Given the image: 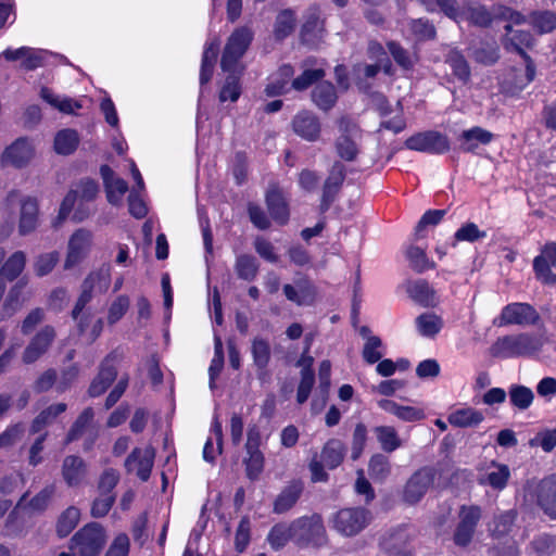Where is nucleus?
<instances>
[{"label": "nucleus", "mask_w": 556, "mask_h": 556, "mask_svg": "<svg viewBox=\"0 0 556 556\" xmlns=\"http://www.w3.org/2000/svg\"><path fill=\"white\" fill-rule=\"evenodd\" d=\"M375 433L381 448L387 453H392L402 445V441L393 427L378 426L375 428Z\"/></svg>", "instance_id": "37998d69"}, {"label": "nucleus", "mask_w": 556, "mask_h": 556, "mask_svg": "<svg viewBox=\"0 0 556 556\" xmlns=\"http://www.w3.org/2000/svg\"><path fill=\"white\" fill-rule=\"evenodd\" d=\"M492 23L494 21H509L516 25L526 22V17L518 11L503 4H493L491 7Z\"/></svg>", "instance_id": "bf43d9fd"}, {"label": "nucleus", "mask_w": 556, "mask_h": 556, "mask_svg": "<svg viewBox=\"0 0 556 556\" xmlns=\"http://www.w3.org/2000/svg\"><path fill=\"white\" fill-rule=\"evenodd\" d=\"M34 147L27 137H20L4 149L0 156L2 167L23 168L34 157Z\"/></svg>", "instance_id": "9b49d317"}, {"label": "nucleus", "mask_w": 556, "mask_h": 556, "mask_svg": "<svg viewBox=\"0 0 556 556\" xmlns=\"http://www.w3.org/2000/svg\"><path fill=\"white\" fill-rule=\"evenodd\" d=\"M391 472V464L389 458L383 454H375L371 456L368 465L369 477L377 482H383Z\"/></svg>", "instance_id": "79ce46f5"}, {"label": "nucleus", "mask_w": 556, "mask_h": 556, "mask_svg": "<svg viewBox=\"0 0 556 556\" xmlns=\"http://www.w3.org/2000/svg\"><path fill=\"white\" fill-rule=\"evenodd\" d=\"M390 54L392 55L395 63L405 71H409L414 67L417 58L408 50L404 49L400 43L395 41H389L387 45Z\"/></svg>", "instance_id": "49530a36"}, {"label": "nucleus", "mask_w": 556, "mask_h": 556, "mask_svg": "<svg viewBox=\"0 0 556 556\" xmlns=\"http://www.w3.org/2000/svg\"><path fill=\"white\" fill-rule=\"evenodd\" d=\"M80 518L78 508L71 506L62 513L56 523V533L60 538L67 536L77 526Z\"/></svg>", "instance_id": "a18cd8bd"}, {"label": "nucleus", "mask_w": 556, "mask_h": 556, "mask_svg": "<svg viewBox=\"0 0 556 556\" xmlns=\"http://www.w3.org/2000/svg\"><path fill=\"white\" fill-rule=\"evenodd\" d=\"M251 354L257 377L263 379L267 375V367L271 358L269 342L264 338L255 337L251 342Z\"/></svg>", "instance_id": "412c9836"}, {"label": "nucleus", "mask_w": 556, "mask_h": 556, "mask_svg": "<svg viewBox=\"0 0 556 556\" xmlns=\"http://www.w3.org/2000/svg\"><path fill=\"white\" fill-rule=\"evenodd\" d=\"M344 444L340 440H329L323 448L321 462L330 469L337 468L343 460Z\"/></svg>", "instance_id": "72a5a7b5"}, {"label": "nucleus", "mask_w": 556, "mask_h": 556, "mask_svg": "<svg viewBox=\"0 0 556 556\" xmlns=\"http://www.w3.org/2000/svg\"><path fill=\"white\" fill-rule=\"evenodd\" d=\"M517 518V511L514 509L501 513L494 518V528L492 530L493 535L500 538L510 532L515 520Z\"/></svg>", "instance_id": "052dcab7"}, {"label": "nucleus", "mask_w": 556, "mask_h": 556, "mask_svg": "<svg viewBox=\"0 0 556 556\" xmlns=\"http://www.w3.org/2000/svg\"><path fill=\"white\" fill-rule=\"evenodd\" d=\"M492 139V132L478 126L464 130L458 137L464 152H473L479 144H488Z\"/></svg>", "instance_id": "bb28decb"}, {"label": "nucleus", "mask_w": 556, "mask_h": 556, "mask_svg": "<svg viewBox=\"0 0 556 556\" xmlns=\"http://www.w3.org/2000/svg\"><path fill=\"white\" fill-rule=\"evenodd\" d=\"M406 256L409 261V266L416 273H424L425 270L434 267V263L429 261L425 250L418 247H409L406 251Z\"/></svg>", "instance_id": "4d7b16f0"}, {"label": "nucleus", "mask_w": 556, "mask_h": 556, "mask_svg": "<svg viewBox=\"0 0 556 556\" xmlns=\"http://www.w3.org/2000/svg\"><path fill=\"white\" fill-rule=\"evenodd\" d=\"M437 477L435 468L424 466L417 469L406 481L402 500L408 505H416L433 485Z\"/></svg>", "instance_id": "423d86ee"}, {"label": "nucleus", "mask_w": 556, "mask_h": 556, "mask_svg": "<svg viewBox=\"0 0 556 556\" xmlns=\"http://www.w3.org/2000/svg\"><path fill=\"white\" fill-rule=\"evenodd\" d=\"M130 300L127 295H118L111 304L108 314V323L110 325L116 324L128 311Z\"/></svg>", "instance_id": "774afa93"}, {"label": "nucleus", "mask_w": 556, "mask_h": 556, "mask_svg": "<svg viewBox=\"0 0 556 556\" xmlns=\"http://www.w3.org/2000/svg\"><path fill=\"white\" fill-rule=\"evenodd\" d=\"M409 542V536L404 529H395L384 534L380 541L381 548L390 555L407 553L405 551Z\"/></svg>", "instance_id": "c85d7f7f"}, {"label": "nucleus", "mask_w": 556, "mask_h": 556, "mask_svg": "<svg viewBox=\"0 0 556 556\" xmlns=\"http://www.w3.org/2000/svg\"><path fill=\"white\" fill-rule=\"evenodd\" d=\"M78 144L79 136L74 129H62L55 135L54 150L58 154L70 155L76 151Z\"/></svg>", "instance_id": "2f4dec72"}, {"label": "nucleus", "mask_w": 556, "mask_h": 556, "mask_svg": "<svg viewBox=\"0 0 556 556\" xmlns=\"http://www.w3.org/2000/svg\"><path fill=\"white\" fill-rule=\"evenodd\" d=\"M445 63L459 81L467 84L470 80L471 72L469 63L459 50H450L445 55Z\"/></svg>", "instance_id": "c756f323"}, {"label": "nucleus", "mask_w": 556, "mask_h": 556, "mask_svg": "<svg viewBox=\"0 0 556 556\" xmlns=\"http://www.w3.org/2000/svg\"><path fill=\"white\" fill-rule=\"evenodd\" d=\"M84 281L89 282L101 293L106 292L111 282V266L103 264L98 270L91 271Z\"/></svg>", "instance_id": "5fc2aeb1"}, {"label": "nucleus", "mask_w": 556, "mask_h": 556, "mask_svg": "<svg viewBox=\"0 0 556 556\" xmlns=\"http://www.w3.org/2000/svg\"><path fill=\"white\" fill-rule=\"evenodd\" d=\"M252 40L253 31L247 26L238 27L232 31L222 54L220 67L224 72L236 70L239 60L244 55Z\"/></svg>", "instance_id": "20e7f679"}, {"label": "nucleus", "mask_w": 556, "mask_h": 556, "mask_svg": "<svg viewBox=\"0 0 556 556\" xmlns=\"http://www.w3.org/2000/svg\"><path fill=\"white\" fill-rule=\"evenodd\" d=\"M40 97L51 106L65 114H73L75 109H81V104L78 101H74L71 98H64L61 100L47 87L41 88Z\"/></svg>", "instance_id": "4c0bfd02"}, {"label": "nucleus", "mask_w": 556, "mask_h": 556, "mask_svg": "<svg viewBox=\"0 0 556 556\" xmlns=\"http://www.w3.org/2000/svg\"><path fill=\"white\" fill-rule=\"evenodd\" d=\"M100 175L103 180L108 201L113 205H117L128 190L127 182L117 177L113 169L106 164L101 165Z\"/></svg>", "instance_id": "a211bd4d"}, {"label": "nucleus", "mask_w": 556, "mask_h": 556, "mask_svg": "<svg viewBox=\"0 0 556 556\" xmlns=\"http://www.w3.org/2000/svg\"><path fill=\"white\" fill-rule=\"evenodd\" d=\"M346 175V168L343 163L336 161L329 170L323 186V194L320 200V211L327 212L337 199Z\"/></svg>", "instance_id": "f8f14e48"}, {"label": "nucleus", "mask_w": 556, "mask_h": 556, "mask_svg": "<svg viewBox=\"0 0 556 556\" xmlns=\"http://www.w3.org/2000/svg\"><path fill=\"white\" fill-rule=\"evenodd\" d=\"M227 73L228 76L226 77L225 85L223 86L219 92V100L222 102H225L227 100L236 102L241 93L239 84L240 74L237 73L236 70H232V72Z\"/></svg>", "instance_id": "864d4df0"}, {"label": "nucleus", "mask_w": 556, "mask_h": 556, "mask_svg": "<svg viewBox=\"0 0 556 556\" xmlns=\"http://www.w3.org/2000/svg\"><path fill=\"white\" fill-rule=\"evenodd\" d=\"M324 33V21L317 13H311L301 28V41L309 47H316Z\"/></svg>", "instance_id": "cd10ccee"}, {"label": "nucleus", "mask_w": 556, "mask_h": 556, "mask_svg": "<svg viewBox=\"0 0 556 556\" xmlns=\"http://www.w3.org/2000/svg\"><path fill=\"white\" fill-rule=\"evenodd\" d=\"M40 97L51 106L65 114H73L75 109H81V104L78 101H74L71 98H64L61 100L47 87L41 88Z\"/></svg>", "instance_id": "58836bf2"}, {"label": "nucleus", "mask_w": 556, "mask_h": 556, "mask_svg": "<svg viewBox=\"0 0 556 556\" xmlns=\"http://www.w3.org/2000/svg\"><path fill=\"white\" fill-rule=\"evenodd\" d=\"M295 27V15L290 9L282 10L276 17L274 35L276 40H283L292 34Z\"/></svg>", "instance_id": "e433bc0d"}, {"label": "nucleus", "mask_w": 556, "mask_h": 556, "mask_svg": "<svg viewBox=\"0 0 556 556\" xmlns=\"http://www.w3.org/2000/svg\"><path fill=\"white\" fill-rule=\"evenodd\" d=\"M535 500L543 513L556 520V475H551L538 483Z\"/></svg>", "instance_id": "2eb2a0df"}, {"label": "nucleus", "mask_w": 556, "mask_h": 556, "mask_svg": "<svg viewBox=\"0 0 556 556\" xmlns=\"http://www.w3.org/2000/svg\"><path fill=\"white\" fill-rule=\"evenodd\" d=\"M547 338L532 332L507 334L496 339L490 351L494 357H531L542 351Z\"/></svg>", "instance_id": "f257e3e1"}, {"label": "nucleus", "mask_w": 556, "mask_h": 556, "mask_svg": "<svg viewBox=\"0 0 556 556\" xmlns=\"http://www.w3.org/2000/svg\"><path fill=\"white\" fill-rule=\"evenodd\" d=\"M358 139L359 138L339 136L336 140V150L338 155L348 162L355 161L359 153V148L357 144Z\"/></svg>", "instance_id": "603ef678"}, {"label": "nucleus", "mask_w": 556, "mask_h": 556, "mask_svg": "<svg viewBox=\"0 0 556 556\" xmlns=\"http://www.w3.org/2000/svg\"><path fill=\"white\" fill-rule=\"evenodd\" d=\"M410 30L418 40H433L437 36L434 25L427 18H417L410 22Z\"/></svg>", "instance_id": "680f3d73"}, {"label": "nucleus", "mask_w": 556, "mask_h": 556, "mask_svg": "<svg viewBox=\"0 0 556 556\" xmlns=\"http://www.w3.org/2000/svg\"><path fill=\"white\" fill-rule=\"evenodd\" d=\"M249 457L244 459L245 473L251 481L260 479L264 469V455L261 451H247Z\"/></svg>", "instance_id": "13d9d810"}, {"label": "nucleus", "mask_w": 556, "mask_h": 556, "mask_svg": "<svg viewBox=\"0 0 556 556\" xmlns=\"http://www.w3.org/2000/svg\"><path fill=\"white\" fill-rule=\"evenodd\" d=\"M458 517L459 522L454 531L453 540L457 546L466 547L471 542L481 519V508L477 505H463Z\"/></svg>", "instance_id": "9d476101"}, {"label": "nucleus", "mask_w": 556, "mask_h": 556, "mask_svg": "<svg viewBox=\"0 0 556 556\" xmlns=\"http://www.w3.org/2000/svg\"><path fill=\"white\" fill-rule=\"evenodd\" d=\"M534 399L532 390L528 387L520 384H513L509 388V400L510 403L520 410H525L530 407Z\"/></svg>", "instance_id": "09e8293b"}, {"label": "nucleus", "mask_w": 556, "mask_h": 556, "mask_svg": "<svg viewBox=\"0 0 556 556\" xmlns=\"http://www.w3.org/2000/svg\"><path fill=\"white\" fill-rule=\"evenodd\" d=\"M472 60L483 66L496 64L501 58L500 47L495 40H481L471 48Z\"/></svg>", "instance_id": "b1692460"}, {"label": "nucleus", "mask_w": 556, "mask_h": 556, "mask_svg": "<svg viewBox=\"0 0 556 556\" xmlns=\"http://www.w3.org/2000/svg\"><path fill=\"white\" fill-rule=\"evenodd\" d=\"M105 542L104 528L98 522H90L73 535L70 549L79 556H99Z\"/></svg>", "instance_id": "7ed1b4c3"}, {"label": "nucleus", "mask_w": 556, "mask_h": 556, "mask_svg": "<svg viewBox=\"0 0 556 556\" xmlns=\"http://www.w3.org/2000/svg\"><path fill=\"white\" fill-rule=\"evenodd\" d=\"M87 475L85 460L77 455H68L62 464V476L68 486H76L81 483Z\"/></svg>", "instance_id": "4be33fe9"}, {"label": "nucleus", "mask_w": 556, "mask_h": 556, "mask_svg": "<svg viewBox=\"0 0 556 556\" xmlns=\"http://www.w3.org/2000/svg\"><path fill=\"white\" fill-rule=\"evenodd\" d=\"M326 72L323 68H306L304 72L294 78L291 83V87L296 91H304L315 83L323 80Z\"/></svg>", "instance_id": "3c124183"}, {"label": "nucleus", "mask_w": 556, "mask_h": 556, "mask_svg": "<svg viewBox=\"0 0 556 556\" xmlns=\"http://www.w3.org/2000/svg\"><path fill=\"white\" fill-rule=\"evenodd\" d=\"M26 255L23 251L14 252L0 268V276L3 279L13 281L24 270Z\"/></svg>", "instance_id": "c9c22d12"}, {"label": "nucleus", "mask_w": 556, "mask_h": 556, "mask_svg": "<svg viewBox=\"0 0 556 556\" xmlns=\"http://www.w3.org/2000/svg\"><path fill=\"white\" fill-rule=\"evenodd\" d=\"M265 203L270 217L279 225L289 222V202L281 188L275 184L270 185L265 193Z\"/></svg>", "instance_id": "4468645a"}, {"label": "nucleus", "mask_w": 556, "mask_h": 556, "mask_svg": "<svg viewBox=\"0 0 556 556\" xmlns=\"http://www.w3.org/2000/svg\"><path fill=\"white\" fill-rule=\"evenodd\" d=\"M381 346L382 341L379 337H368V340H366L362 351L364 361L370 365L379 362L383 356L379 351Z\"/></svg>", "instance_id": "69168bd1"}, {"label": "nucleus", "mask_w": 556, "mask_h": 556, "mask_svg": "<svg viewBox=\"0 0 556 556\" xmlns=\"http://www.w3.org/2000/svg\"><path fill=\"white\" fill-rule=\"evenodd\" d=\"M416 326L421 336L433 338L440 332L443 321L434 313H424L416 318Z\"/></svg>", "instance_id": "ea45409f"}, {"label": "nucleus", "mask_w": 556, "mask_h": 556, "mask_svg": "<svg viewBox=\"0 0 556 556\" xmlns=\"http://www.w3.org/2000/svg\"><path fill=\"white\" fill-rule=\"evenodd\" d=\"M540 319L539 313L528 303H510L503 307L501 315L494 319L497 327L508 325H535Z\"/></svg>", "instance_id": "1a4fd4ad"}, {"label": "nucleus", "mask_w": 556, "mask_h": 556, "mask_svg": "<svg viewBox=\"0 0 556 556\" xmlns=\"http://www.w3.org/2000/svg\"><path fill=\"white\" fill-rule=\"evenodd\" d=\"M483 419L484 416L480 410L470 407L458 409L448 416V422L460 428L478 426Z\"/></svg>", "instance_id": "473e14b6"}, {"label": "nucleus", "mask_w": 556, "mask_h": 556, "mask_svg": "<svg viewBox=\"0 0 556 556\" xmlns=\"http://www.w3.org/2000/svg\"><path fill=\"white\" fill-rule=\"evenodd\" d=\"M38 203L36 199L27 198L22 202L18 232L22 236L29 235L37 227Z\"/></svg>", "instance_id": "a878e982"}, {"label": "nucleus", "mask_w": 556, "mask_h": 556, "mask_svg": "<svg viewBox=\"0 0 556 556\" xmlns=\"http://www.w3.org/2000/svg\"><path fill=\"white\" fill-rule=\"evenodd\" d=\"M303 491L304 482L302 480L290 481L277 495L273 511L280 515L290 510L298 503Z\"/></svg>", "instance_id": "6ab92c4d"}, {"label": "nucleus", "mask_w": 556, "mask_h": 556, "mask_svg": "<svg viewBox=\"0 0 556 556\" xmlns=\"http://www.w3.org/2000/svg\"><path fill=\"white\" fill-rule=\"evenodd\" d=\"M370 511L362 508H342L332 515L331 526L344 536H354L370 522Z\"/></svg>", "instance_id": "39448f33"}, {"label": "nucleus", "mask_w": 556, "mask_h": 556, "mask_svg": "<svg viewBox=\"0 0 556 556\" xmlns=\"http://www.w3.org/2000/svg\"><path fill=\"white\" fill-rule=\"evenodd\" d=\"M293 542L300 547H323L328 543V535L318 514L304 516L292 521Z\"/></svg>", "instance_id": "f03ea898"}, {"label": "nucleus", "mask_w": 556, "mask_h": 556, "mask_svg": "<svg viewBox=\"0 0 556 556\" xmlns=\"http://www.w3.org/2000/svg\"><path fill=\"white\" fill-rule=\"evenodd\" d=\"M490 468L494 470L489 471L485 476L479 478V483L482 485H490L494 490H503L510 477V470L507 465L492 462Z\"/></svg>", "instance_id": "7c9ffc66"}, {"label": "nucleus", "mask_w": 556, "mask_h": 556, "mask_svg": "<svg viewBox=\"0 0 556 556\" xmlns=\"http://www.w3.org/2000/svg\"><path fill=\"white\" fill-rule=\"evenodd\" d=\"M23 288H24V283H22L20 281L10 289V291L5 298V301L3 303L2 309H1V314H0L1 320L10 318L12 315H14L20 309V307H21L20 298H21Z\"/></svg>", "instance_id": "de8ad7c7"}, {"label": "nucleus", "mask_w": 556, "mask_h": 556, "mask_svg": "<svg viewBox=\"0 0 556 556\" xmlns=\"http://www.w3.org/2000/svg\"><path fill=\"white\" fill-rule=\"evenodd\" d=\"M429 12L440 11L446 17L457 22L460 9L457 0H418Z\"/></svg>", "instance_id": "f704fd0d"}, {"label": "nucleus", "mask_w": 556, "mask_h": 556, "mask_svg": "<svg viewBox=\"0 0 556 556\" xmlns=\"http://www.w3.org/2000/svg\"><path fill=\"white\" fill-rule=\"evenodd\" d=\"M267 540L275 549L283 547L290 540L293 541L292 522L289 526L283 523L275 525L270 529Z\"/></svg>", "instance_id": "8fccbe9b"}, {"label": "nucleus", "mask_w": 556, "mask_h": 556, "mask_svg": "<svg viewBox=\"0 0 556 556\" xmlns=\"http://www.w3.org/2000/svg\"><path fill=\"white\" fill-rule=\"evenodd\" d=\"M235 270L238 278L245 281H252L258 273L257 260L250 254L239 255L236 260Z\"/></svg>", "instance_id": "a19ab883"}, {"label": "nucleus", "mask_w": 556, "mask_h": 556, "mask_svg": "<svg viewBox=\"0 0 556 556\" xmlns=\"http://www.w3.org/2000/svg\"><path fill=\"white\" fill-rule=\"evenodd\" d=\"M405 147L409 150L429 154H444L450 150L447 136L435 130L417 132L405 140Z\"/></svg>", "instance_id": "6e6552de"}, {"label": "nucleus", "mask_w": 556, "mask_h": 556, "mask_svg": "<svg viewBox=\"0 0 556 556\" xmlns=\"http://www.w3.org/2000/svg\"><path fill=\"white\" fill-rule=\"evenodd\" d=\"M469 22L478 27L488 28L492 25L491 9L484 5L469 7L467 9Z\"/></svg>", "instance_id": "e2e57ef3"}, {"label": "nucleus", "mask_w": 556, "mask_h": 556, "mask_svg": "<svg viewBox=\"0 0 556 556\" xmlns=\"http://www.w3.org/2000/svg\"><path fill=\"white\" fill-rule=\"evenodd\" d=\"M55 338V330L52 326H45L31 339L23 352L22 359L25 364H33L39 359L50 348Z\"/></svg>", "instance_id": "dca6fc26"}, {"label": "nucleus", "mask_w": 556, "mask_h": 556, "mask_svg": "<svg viewBox=\"0 0 556 556\" xmlns=\"http://www.w3.org/2000/svg\"><path fill=\"white\" fill-rule=\"evenodd\" d=\"M90 238L91 233L85 229L74 232L68 242V252L64 264L66 269L77 265L84 258Z\"/></svg>", "instance_id": "aec40b11"}, {"label": "nucleus", "mask_w": 556, "mask_h": 556, "mask_svg": "<svg viewBox=\"0 0 556 556\" xmlns=\"http://www.w3.org/2000/svg\"><path fill=\"white\" fill-rule=\"evenodd\" d=\"M530 23L539 34H547L556 29V13L553 11H539L530 15Z\"/></svg>", "instance_id": "c03bdc74"}, {"label": "nucleus", "mask_w": 556, "mask_h": 556, "mask_svg": "<svg viewBox=\"0 0 556 556\" xmlns=\"http://www.w3.org/2000/svg\"><path fill=\"white\" fill-rule=\"evenodd\" d=\"M155 450L151 445L146 448L135 447L125 460L127 472L136 471L141 481H148L154 464Z\"/></svg>", "instance_id": "ddd939ff"}, {"label": "nucleus", "mask_w": 556, "mask_h": 556, "mask_svg": "<svg viewBox=\"0 0 556 556\" xmlns=\"http://www.w3.org/2000/svg\"><path fill=\"white\" fill-rule=\"evenodd\" d=\"M94 413L91 407L85 408L81 414L77 417V419L72 425L66 439L65 443H71L73 441L78 440L81 434L84 433L86 427L91 422L93 419Z\"/></svg>", "instance_id": "6e6d98bb"}, {"label": "nucleus", "mask_w": 556, "mask_h": 556, "mask_svg": "<svg viewBox=\"0 0 556 556\" xmlns=\"http://www.w3.org/2000/svg\"><path fill=\"white\" fill-rule=\"evenodd\" d=\"M311 99L319 110L328 112L336 105L338 101V94L334 85L326 80L320 81L312 90Z\"/></svg>", "instance_id": "5701e85b"}, {"label": "nucleus", "mask_w": 556, "mask_h": 556, "mask_svg": "<svg viewBox=\"0 0 556 556\" xmlns=\"http://www.w3.org/2000/svg\"><path fill=\"white\" fill-rule=\"evenodd\" d=\"M119 481V473L113 468L105 469L98 483V490L101 495H115L113 493L114 488Z\"/></svg>", "instance_id": "338daca9"}, {"label": "nucleus", "mask_w": 556, "mask_h": 556, "mask_svg": "<svg viewBox=\"0 0 556 556\" xmlns=\"http://www.w3.org/2000/svg\"><path fill=\"white\" fill-rule=\"evenodd\" d=\"M123 355L117 350L109 353L99 365V371L92 379L87 394L89 397H98L104 394L117 378L116 365L121 362Z\"/></svg>", "instance_id": "0eeeda50"}, {"label": "nucleus", "mask_w": 556, "mask_h": 556, "mask_svg": "<svg viewBox=\"0 0 556 556\" xmlns=\"http://www.w3.org/2000/svg\"><path fill=\"white\" fill-rule=\"evenodd\" d=\"M446 214V210H429L427 211L418 222L415 228V235L417 238H424V230L427 226L438 225Z\"/></svg>", "instance_id": "0e129e2a"}, {"label": "nucleus", "mask_w": 556, "mask_h": 556, "mask_svg": "<svg viewBox=\"0 0 556 556\" xmlns=\"http://www.w3.org/2000/svg\"><path fill=\"white\" fill-rule=\"evenodd\" d=\"M293 131L307 141H316L321 131L318 116L311 111L303 110L292 119Z\"/></svg>", "instance_id": "f3484780"}, {"label": "nucleus", "mask_w": 556, "mask_h": 556, "mask_svg": "<svg viewBox=\"0 0 556 556\" xmlns=\"http://www.w3.org/2000/svg\"><path fill=\"white\" fill-rule=\"evenodd\" d=\"M410 299L424 307H434L438 304L435 291L427 280L419 279L407 287Z\"/></svg>", "instance_id": "393cba45"}]
</instances>
